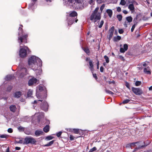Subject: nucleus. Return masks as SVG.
Here are the masks:
<instances>
[{
	"label": "nucleus",
	"mask_w": 152,
	"mask_h": 152,
	"mask_svg": "<svg viewBox=\"0 0 152 152\" xmlns=\"http://www.w3.org/2000/svg\"><path fill=\"white\" fill-rule=\"evenodd\" d=\"M37 0H33V1H34L32 3H31V4H29V8H28L29 9H30H30H31V7H32L34 5V4H35V2L34 1H37Z\"/></svg>",
	"instance_id": "7c9ffc66"
},
{
	"label": "nucleus",
	"mask_w": 152,
	"mask_h": 152,
	"mask_svg": "<svg viewBox=\"0 0 152 152\" xmlns=\"http://www.w3.org/2000/svg\"><path fill=\"white\" fill-rule=\"evenodd\" d=\"M17 143H23V141L22 140H20L18 142H17Z\"/></svg>",
	"instance_id": "69168bd1"
},
{
	"label": "nucleus",
	"mask_w": 152,
	"mask_h": 152,
	"mask_svg": "<svg viewBox=\"0 0 152 152\" xmlns=\"http://www.w3.org/2000/svg\"><path fill=\"white\" fill-rule=\"evenodd\" d=\"M141 142H135L131 143L129 144L128 145H129V146L131 147L135 146H136V144H139Z\"/></svg>",
	"instance_id": "5701e85b"
},
{
	"label": "nucleus",
	"mask_w": 152,
	"mask_h": 152,
	"mask_svg": "<svg viewBox=\"0 0 152 152\" xmlns=\"http://www.w3.org/2000/svg\"><path fill=\"white\" fill-rule=\"evenodd\" d=\"M106 12L108 14L109 17L111 18L113 14V12L112 10L110 9H108L107 10Z\"/></svg>",
	"instance_id": "4be33fe9"
},
{
	"label": "nucleus",
	"mask_w": 152,
	"mask_h": 152,
	"mask_svg": "<svg viewBox=\"0 0 152 152\" xmlns=\"http://www.w3.org/2000/svg\"><path fill=\"white\" fill-rule=\"evenodd\" d=\"M135 28V25L134 24L133 25L132 27V28L131 29V31L132 32H133V31L134 30V29Z\"/></svg>",
	"instance_id": "603ef678"
},
{
	"label": "nucleus",
	"mask_w": 152,
	"mask_h": 152,
	"mask_svg": "<svg viewBox=\"0 0 152 152\" xmlns=\"http://www.w3.org/2000/svg\"><path fill=\"white\" fill-rule=\"evenodd\" d=\"M15 149L16 150H19L20 149V148L18 147H15Z\"/></svg>",
	"instance_id": "774afa93"
},
{
	"label": "nucleus",
	"mask_w": 152,
	"mask_h": 152,
	"mask_svg": "<svg viewBox=\"0 0 152 152\" xmlns=\"http://www.w3.org/2000/svg\"><path fill=\"white\" fill-rule=\"evenodd\" d=\"M7 131L8 132L10 133H11L12 132L13 130L11 128H9L7 130Z\"/></svg>",
	"instance_id": "8fccbe9b"
},
{
	"label": "nucleus",
	"mask_w": 152,
	"mask_h": 152,
	"mask_svg": "<svg viewBox=\"0 0 152 152\" xmlns=\"http://www.w3.org/2000/svg\"><path fill=\"white\" fill-rule=\"evenodd\" d=\"M104 58L105 59L106 62L107 63H108L109 62V58L107 56H104Z\"/></svg>",
	"instance_id": "4c0bfd02"
},
{
	"label": "nucleus",
	"mask_w": 152,
	"mask_h": 152,
	"mask_svg": "<svg viewBox=\"0 0 152 152\" xmlns=\"http://www.w3.org/2000/svg\"><path fill=\"white\" fill-rule=\"evenodd\" d=\"M117 10L118 12H120L121 11V8L120 7H118Z\"/></svg>",
	"instance_id": "052dcab7"
},
{
	"label": "nucleus",
	"mask_w": 152,
	"mask_h": 152,
	"mask_svg": "<svg viewBox=\"0 0 152 152\" xmlns=\"http://www.w3.org/2000/svg\"><path fill=\"white\" fill-rule=\"evenodd\" d=\"M49 125H47L43 128V131L46 133H47L49 131Z\"/></svg>",
	"instance_id": "412c9836"
},
{
	"label": "nucleus",
	"mask_w": 152,
	"mask_h": 152,
	"mask_svg": "<svg viewBox=\"0 0 152 152\" xmlns=\"http://www.w3.org/2000/svg\"><path fill=\"white\" fill-rule=\"evenodd\" d=\"M28 64L34 70L39 71V74H40L42 70L40 69L37 70V69L38 67H40L42 65V61L39 58L35 56L31 57L28 60Z\"/></svg>",
	"instance_id": "f03ea898"
},
{
	"label": "nucleus",
	"mask_w": 152,
	"mask_h": 152,
	"mask_svg": "<svg viewBox=\"0 0 152 152\" xmlns=\"http://www.w3.org/2000/svg\"><path fill=\"white\" fill-rule=\"evenodd\" d=\"M128 23L126 22V21H125L124 24V26L125 27H127V25H128Z\"/></svg>",
	"instance_id": "4d7b16f0"
},
{
	"label": "nucleus",
	"mask_w": 152,
	"mask_h": 152,
	"mask_svg": "<svg viewBox=\"0 0 152 152\" xmlns=\"http://www.w3.org/2000/svg\"><path fill=\"white\" fill-rule=\"evenodd\" d=\"M13 75H7L5 77V79L7 80H11L13 77Z\"/></svg>",
	"instance_id": "393cba45"
},
{
	"label": "nucleus",
	"mask_w": 152,
	"mask_h": 152,
	"mask_svg": "<svg viewBox=\"0 0 152 152\" xmlns=\"http://www.w3.org/2000/svg\"><path fill=\"white\" fill-rule=\"evenodd\" d=\"M36 96L37 97V98L38 99H39L38 100V101H41L42 102L43 101V99H44L46 98L47 96V95L46 94H45L44 96H40L38 94V92H37V94H36Z\"/></svg>",
	"instance_id": "ddd939ff"
},
{
	"label": "nucleus",
	"mask_w": 152,
	"mask_h": 152,
	"mask_svg": "<svg viewBox=\"0 0 152 152\" xmlns=\"http://www.w3.org/2000/svg\"><path fill=\"white\" fill-rule=\"evenodd\" d=\"M114 29L115 27L114 26H113L109 29V35H107V38L109 40H110L113 37Z\"/></svg>",
	"instance_id": "1a4fd4ad"
},
{
	"label": "nucleus",
	"mask_w": 152,
	"mask_h": 152,
	"mask_svg": "<svg viewBox=\"0 0 152 152\" xmlns=\"http://www.w3.org/2000/svg\"><path fill=\"white\" fill-rule=\"evenodd\" d=\"M25 133L27 134V135H30V134H31V133L30 132H29V131H26L25 132Z\"/></svg>",
	"instance_id": "bf43d9fd"
},
{
	"label": "nucleus",
	"mask_w": 152,
	"mask_h": 152,
	"mask_svg": "<svg viewBox=\"0 0 152 152\" xmlns=\"http://www.w3.org/2000/svg\"><path fill=\"white\" fill-rule=\"evenodd\" d=\"M130 101V100L129 99H126L123 101V103L124 104H126V103L129 102Z\"/></svg>",
	"instance_id": "79ce46f5"
},
{
	"label": "nucleus",
	"mask_w": 152,
	"mask_h": 152,
	"mask_svg": "<svg viewBox=\"0 0 152 152\" xmlns=\"http://www.w3.org/2000/svg\"><path fill=\"white\" fill-rule=\"evenodd\" d=\"M126 19L128 23H131L132 20V18L131 16H128L126 17Z\"/></svg>",
	"instance_id": "a878e982"
},
{
	"label": "nucleus",
	"mask_w": 152,
	"mask_h": 152,
	"mask_svg": "<svg viewBox=\"0 0 152 152\" xmlns=\"http://www.w3.org/2000/svg\"><path fill=\"white\" fill-rule=\"evenodd\" d=\"M141 82L140 81H137L135 82V85L136 86H139L141 84Z\"/></svg>",
	"instance_id": "72a5a7b5"
},
{
	"label": "nucleus",
	"mask_w": 152,
	"mask_h": 152,
	"mask_svg": "<svg viewBox=\"0 0 152 152\" xmlns=\"http://www.w3.org/2000/svg\"><path fill=\"white\" fill-rule=\"evenodd\" d=\"M75 20V18L73 17H70L69 20L68 21V23L69 25H71L74 22Z\"/></svg>",
	"instance_id": "a211bd4d"
},
{
	"label": "nucleus",
	"mask_w": 152,
	"mask_h": 152,
	"mask_svg": "<svg viewBox=\"0 0 152 152\" xmlns=\"http://www.w3.org/2000/svg\"><path fill=\"white\" fill-rule=\"evenodd\" d=\"M141 143H140L139 144H136V145H137L138 146V147L137 148H138L139 147V145H143V142H142L141 141ZM137 148L138 149V148Z\"/></svg>",
	"instance_id": "e2e57ef3"
},
{
	"label": "nucleus",
	"mask_w": 152,
	"mask_h": 152,
	"mask_svg": "<svg viewBox=\"0 0 152 152\" xmlns=\"http://www.w3.org/2000/svg\"><path fill=\"white\" fill-rule=\"evenodd\" d=\"M89 65L90 66V68L91 69V71H93V65L91 61H90L89 62Z\"/></svg>",
	"instance_id": "c85d7f7f"
},
{
	"label": "nucleus",
	"mask_w": 152,
	"mask_h": 152,
	"mask_svg": "<svg viewBox=\"0 0 152 152\" xmlns=\"http://www.w3.org/2000/svg\"><path fill=\"white\" fill-rule=\"evenodd\" d=\"M37 81L38 80L36 78L33 77L29 80L28 83V85L29 86H30L36 84Z\"/></svg>",
	"instance_id": "9d476101"
},
{
	"label": "nucleus",
	"mask_w": 152,
	"mask_h": 152,
	"mask_svg": "<svg viewBox=\"0 0 152 152\" xmlns=\"http://www.w3.org/2000/svg\"><path fill=\"white\" fill-rule=\"evenodd\" d=\"M121 39V37L119 36H117L116 37H115L114 40L115 41H117Z\"/></svg>",
	"instance_id": "2f4dec72"
},
{
	"label": "nucleus",
	"mask_w": 152,
	"mask_h": 152,
	"mask_svg": "<svg viewBox=\"0 0 152 152\" xmlns=\"http://www.w3.org/2000/svg\"><path fill=\"white\" fill-rule=\"evenodd\" d=\"M96 147H94L92 148L88 152H93L95 151H96Z\"/></svg>",
	"instance_id": "a19ab883"
},
{
	"label": "nucleus",
	"mask_w": 152,
	"mask_h": 152,
	"mask_svg": "<svg viewBox=\"0 0 152 152\" xmlns=\"http://www.w3.org/2000/svg\"><path fill=\"white\" fill-rule=\"evenodd\" d=\"M69 131H73V132L76 134L79 133V129H70Z\"/></svg>",
	"instance_id": "b1692460"
},
{
	"label": "nucleus",
	"mask_w": 152,
	"mask_h": 152,
	"mask_svg": "<svg viewBox=\"0 0 152 152\" xmlns=\"http://www.w3.org/2000/svg\"><path fill=\"white\" fill-rule=\"evenodd\" d=\"M107 0H97V2L99 4H101L106 1Z\"/></svg>",
	"instance_id": "e433bc0d"
},
{
	"label": "nucleus",
	"mask_w": 152,
	"mask_h": 152,
	"mask_svg": "<svg viewBox=\"0 0 152 152\" xmlns=\"http://www.w3.org/2000/svg\"><path fill=\"white\" fill-rule=\"evenodd\" d=\"M149 66L147 67V68H145L144 69V72L145 73H146L148 74H151V72L149 70Z\"/></svg>",
	"instance_id": "f3484780"
},
{
	"label": "nucleus",
	"mask_w": 152,
	"mask_h": 152,
	"mask_svg": "<svg viewBox=\"0 0 152 152\" xmlns=\"http://www.w3.org/2000/svg\"><path fill=\"white\" fill-rule=\"evenodd\" d=\"M43 134L44 132L42 130H38L35 132V134L37 136L43 135Z\"/></svg>",
	"instance_id": "4468645a"
},
{
	"label": "nucleus",
	"mask_w": 152,
	"mask_h": 152,
	"mask_svg": "<svg viewBox=\"0 0 152 152\" xmlns=\"http://www.w3.org/2000/svg\"><path fill=\"white\" fill-rule=\"evenodd\" d=\"M128 8L131 11H134V5L132 3L130 4L128 6Z\"/></svg>",
	"instance_id": "aec40b11"
},
{
	"label": "nucleus",
	"mask_w": 152,
	"mask_h": 152,
	"mask_svg": "<svg viewBox=\"0 0 152 152\" xmlns=\"http://www.w3.org/2000/svg\"><path fill=\"white\" fill-rule=\"evenodd\" d=\"M7 137V135L5 134L1 135L0 136V137L1 138H6Z\"/></svg>",
	"instance_id": "864d4df0"
},
{
	"label": "nucleus",
	"mask_w": 152,
	"mask_h": 152,
	"mask_svg": "<svg viewBox=\"0 0 152 152\" xmlns=\"http://www.w3.org/2000/svg\"><path fill=\"white\" fill-rule=\"evenodd\" d=\"M69 138L70 140H72L74 139V137H73L72 135H70Z\"/></svg>",
	"instance_id": "6e6d98bb"
},
{
	"label": "nucleus",
	"mask_w": 152,
	"mask_h": 152,
	"mask_svg": "<svg viewBox=\"0 0 152 152\" xmlns=\"http://www.w3.org/2000/svg\"><path fill=\"white\" fill-rule=\"evenodd\" d=\"M62 132H59L58 133L56 134V136L58 137H59L61 136V134H62Z\"/></svg>",
	"instance_id": "a18cd8bd"
},
{
	"label": "nucleus",
	"mask_w": 152,
	"mask_h": 152,
	"mask_svg": "<svg viewBox=\"0 0 152 152\" xmlns=\"http://www.w3.org/2000/svg\"><path fill=\"white\" fill-rule=\"evenodd\" d=\"M126 86L129 89H130L129 84L127 82L126 83Z\"/></svg>",
	"instance_id": "de8ad7c7"
},
{
	"label": "nucleus",
	"mask_w": 152,
	"mask_h": 152,
	"mask_svg": "<svg viewBox=\"0 0 152 152\" xmlns=\"http://www.w3.org/2000/svg\"><path fill=\"white\" fill-rule=\"evenodd\" d=\"M12 88V87L11 86H9L7 88V90L8 91H10Z\"/></svg>",
	"instance_id": "49530a36"
},
{
	"label": "nucleus",
	"mask_w": 152,
	"mask_h": 152,
	"mask_svg": "<svg viewBox=\"0 0 152 152\" xmlns=\"http://www.w3.org/2000/svg\"><path fill=\"white\" fill-rule=\"evenodd\" d=\"M89 3L91 4H93V0H91L89 1Z\"/></svg>",
	"instance_id": "338daca9"
},
{
	"label": "nucleus",
	"mask_w": 152,
	"mask_h": 152,
	"mask_svg": "<svg viewBox=\"0 0 152 152\" xmlns=\"http://www.w3.org/2000/svg\"><path fill=\"white\" fill-rule=\"evenodd\" d=\"M105 7V4H103L102 5L101 7L100 8V10L102 11L104 8Z\"/></svg>",
	"instance_id": "09e8293b"
},
{
	"label": "nucleus",
	"mask_w": 152,
	"mask_h": 152,
	"mask_svg": "<svg viewBox=\"0 0 152 152\" xmlns=\"http://www.w3.org/2000/svg\"><path fill=\"white\" fill-rule=\"evenodd\" d=\"M20 27L19 28L18 37V42L20 43V50L19 55L21 57H24L26 56L27 51H29V49L27 46L24 47L21 45L22 43H27V35H23V31L22 28L23 27L22 25H20Z\"/></svg>",
	"instance_id": "f257e3e1"
},
{
	"label": "nucleus",
	"mask_w": 152,
	"mask_h": 152,
	"mask_svg": "<svg viewBox=\"0 0 152 152\" xmlns=\"http://www.w3.org/2000/svg\"><path fill=\"white\" fill-rule=\"evenodd\" d=\"M123 12L125 14H126L128 13V12L126 10H124Z\"/></svg>",
	"instance_id": "0e129e2a"
},
{
	"label": "nucleus",
	"mask_w": 152,
	"mask_h": 152,
	"mask_svg": "<svg viewBox=\"0 0 152 152\" xmlns=\"http://www.w3.org/2000/svg\"><path fill=\"white\" fill-rule=\"evenodd\" d=\"M98 10H99V8L97 7L94 10L93 12V13H96V14H100L99 13H98L97 12Z\"/></svg>",
	"instance_id": "37998d69"
},
{
	"label": "nucleus",
	"mask_w": 152,
	"mask_h": 152,
	"mask_svg": "<svg viewBox=\"0 0 152 152\" xmlns=\"http://www.w3.org/2000/svg\"><path fill=\"white\" fill-rule=\"evenodd\" d=\"M100 19V14H96L93 13L90 17V20L91 21H93L95 23L98 20H99Z\"/></svg>",
	"instance_id": "20e7f679"
},
{
	"label": "nucleus",
	"mask_w": 152,
	"mask_h": 152,
	"mask_svg": "<svg viewBox=\"0 0 152 152\" xmlns=\"http://www.w3.org/2000/svg\"><path fill=\"white\" fill-rule=\"evenodd\" d=\"M67 3L75 9H83L86 5V0H67Z\"/></svg>",
	"instance_id": "7ed1b4c3"
},
{
	"label": "nucleus",
	"mask_w": 152,
	"mask_h": 152,
	"mask_svg": "<svg viewBox=\"0 0 152 152\" xmlns=\"http://www.w3.org/2000/svg\"><path fill=\"white\" fill-rule=\"evenodd\" d=\"M37 88L40 91H42L43 90V87L42 86H39L37 87Z\"/></svg>",
	"instance_id": "ea45409f"
},
{
	"label": "nucleus",
	"mask_w": 152,
	"mask_h": 152,
	"mask_svg": "<svg viewBox=\"0 0 152 152\" xmlns=\"http://www.w3.org/2000/svg\"><path fill=\"white\" fill-rule=\"evenodd\" d=\"M124 31V30L122 29H120L118 30V32L120 34H123Z\"/></svg>",
	"instance_id": "3c124183"
},
{
	"label": "nucleus",
	"mask_w": 152,
	"mask_h": 152,
	"mask_svg": "<svg viewBox=\"0 0 152 152\" xmlns=\"http://www.w3.org/2000/svg\"><path fill=\"white\" fill-rule=\"evenodd\" d=\"M33 91L31 90H28L27 93V96H28L30 97L32 94Z\"/></svg>",
	"instance_id": "cd10ccee"
},
{
	"label": "nucleus",
	"mask_w": 152,
	"mask_h": 152,
	"mask_svg": "<svg viewBox=\"0 0 152 152\" xmlns=\"http://www.w3.org/2000/svg\"><path fill=\"white\" fill-rule=\"evenodd\" d=\"M54 140H53L50 141L48 143L44 145L45 147H48L52 145L54 143Z\"/></svg>",
	"instance_id": "bb28decb"
},
{
	"label": "nucleus",
	"mask_w": 152,
	"mask_h": 152,
	"mask_svg": "<svg viewBox=\"0 0 152 152\" xmlns=\"http://www.w3.org/2000/svg\"><path fill=\"white\" fill-rule=\"evenodd\" d=\"M132 90L133 93L136 95H141L143 93L142 90L140 88L132 87Z\"/></svg>",
	"instance_id": "0eeeda50"
},
{
	"label": "nucleus",
	"mask_w": 152,
	"mask_h": 152,
	"mask_svg": "<svg viewBox=\"0 0 152 152\" xmlns=\"http://www.w3.org/2000/svg\"><path fill=\"white\" fill-rule=\"evenodd\" d=\"M77 12L75 11H73L71 12L69 14L70 17H73L77 16Z\"/></svg>",
	"instance_id": "dca6fc26"
},
{
	"label": "nucleus",
	"mask_w": 152,
	"mask_h": 152,
	"mask_svg": "<svg viewBox=\"0 0 152 152\" xmlns=\"http://www.w3.org/2000/svg\"><path fill=\"white\" fill-rule=\"evenodd\" d=\"M48 105L47 102L45 101L43 102V103L40 106L41 108L43 110L45 111H47L48 110Z\"/></svg>",
	"instance_id": "6e6552de"
},
{
	"label": "nucleus",
	"mask_w": 152,
	"mask_h": 152,
	"mask_svg": "<svg viewBox=\"0 0 152 152\" xmlns=\"http://www.w3.org/2000/svg\"><path fill=\"white\" fill-rule=\"evenodd\" d=\"M126 3V1L125 0H121L120 2V4L122 5H124Z\"/></svg>",
	"instance_id": "f704fd0d"
},
{
	"label": "nucleus",
	"mask_w": 152,
	"mask_h": 152,
	"mask_svg": "<svg viewBox=\"0 0 152 152\" xmlns=\"http://www.w3.org/2000/svg\"><path fill=\"white\" fill-rule=\"evenodd\" d=\"M19 67H20V69L17 72V73L19 74L20 76L21 77L26 75L27 74L26 69L23 66H20Z\"/></svg>",
	"instance_id": "423d86ee"
},
{
	"label": "nucleus",
	"mask_w": 152,
	"mask_h": 152,
	"mask_svg": "<svg viewBox=\"0 0 152 152\" xmlns=\"http://www.w3.org/2000/svg\"><path fill=\"white\" fill-rule=\"evenodd\" d=\"M117 18L119 21H121L122 20V16L121 15H117Z\"/></svg>",
	"instance_id": "473e14b6"
},
{
	"label": "nucleus",
	"mask_w": 152,
	"mask_h": 152,
	"mask_svg": "<svg viewBox=\"0 0 152 152\" xmlns=\"http://www.w3.org/2000/svg\"><path fill=\"white\" fill-rule=\"evenodd\" d=\"M105 91L106 92V93L109 94L113 95L114 94V93L113 92L109 90H107L106 88L105 89Z\"/></svg>",
	"instance_id": "c756f323"
},
{
	"label": "nucleus",
	"mask_w": 152,
	"mask_h": 152,
	"mask_svg": "<svg viewBox=\"0 0 152 152\" xmlns=\"http://www.w3.org/2000/svg\"><path fill=\"white\" fill-rule=\"evenodd\" d=\"M18 129L20 130H24V128L23 127L20 126L18 127Z\"/></svg>",
	"instance_id": "5fc2aeb1"
},
{
	"label": "nucleus",
	"mask_w": 152,
	"mask_h": 152,
	"mask_svg": "<svg viewBox=\"0 0 152 152\" xmlns=\"http://www.w3.org/2000/svg\"><path fill=\"white\" fill-rule=\"evenodd\" d=\"M104 22V21H103V20H102L100 21V23H99V25L98 26V27H99V28H101L102 27V26H103V24Z\"/></svg>",
	"instance_id": "c9c22d12"
},
{
	"label": "nucleus",
	"mask_w": 152,
	"mask_h": 152,
	"mask_svg": "<svg viewBox=\"0 0 152 152\" xmlns=\"http://www.w3.org/2000/svg\"><path fill=\"white\" fill-rule=\"evenodd\" d=\"M21 92L20 91L16 92L15 94V97L17 98L20 97L21 95Z\"/></svg>",
	"instance_id": "6ab92c4d"
},
{
	"label": "nucleus",
	"mask_w": 152,
	"mask_h": 152,
	"mask_svg": "<svg viewBox=\"0 0 152 152\" xmlns=\"http://www.w3.org/2000/svg\"><path fill=\"white\" fill-rule=\"evenodd\" d=\"M150 142V141H147L146 142H143V145H139V147L138 148V149H140L145 147L146 146L149 145Z\"/></svg>",
	"instance_id": "9b49d317"
},
{
	"label": "nucleus",
	"mask_w": 152,
	"mask_h": 152,
	"mask_svg": "<svg viewBox=\"0 0 152 152\" xmlns=\"http://www.w3.org/2000/svg\"><path fill=\"white\" fill-rule=\"evenodd\" d=\"M84 51L87 54L90 53V51L88 48H85L83 49Z\"/></svg>",
	"instance_id": "58836bf2"
},
{
	"label": "nucleus",
	"mask_w": 152,
	"mask_h": 152,
	"mask_svg": "<svg viewBox=\"0 0 152 152\" xmlns=\"http://www.w3.org/2000/svg\"><path fill=\"white\" fill-rule=\"evenodd\" d=\"M119 58L120 59H121L122 60H124V57L121 56H119Z\"/></svg>",
	"instance_id": "680f3d73"
},
{
	"label": "nucleus",
	"mask_w": 152,
	"mask_h": 152,
	"mask_svg": "<svg viewBox=\"0 0 152 152\" xmlns=\"http://www.w3.org/2000/svg\"><path fill=\"white\" fill-rule=\"evenodd\" d=\"M104 68L103 66H102L100 68V71L101 72H103L104 71Z\"/></svg>",
	"instance_id": "13d9d810"
},
{
	"label": "nucleus",
	"mask_w": 152,
	"mask_h": 152,
	"mask_svg": "<svg viewBox=\"0 0 152 152\" xmlns=\"http://www.w3.org/2000/svg\"><path fill=\"white\" fill-rule=\"evenodd\" d=\"M124 48H121L120 51L121 53H123L126 51L128 49V46L127 44H125L124 45Z\"/></svg>",
	"instance_id": "f8f14e48"
},
{
	"label": "nucleus",
	"mask_w": 152,
	"mask_h": 152,
	"mask_svg": "<svg viewBox=\"0 0 152 152\" xmlns=\"http://www.w3.org/2000/svg\"><path fill=\"white\" fill-rule=\"evenodd\" d=\"M36 142V140L34 138L30 137H26L24 139V142L23 144H28L31 143L32 144H34Z\"/></svg>",
	"instance_id": "39448f33"
},
{
	"label": "nucleus",
	"mask_w": 152,
	"mask_h": 152,
	"mask_svg": "<svg viewBox=\"0 0 152 152\" xmlns=\"http://www.w3.org/2000/svg\"><path fill=\"white\" fill-rule=\"evenodd\" d=\"M10 110L13 113L15 112L17 109L15 105H11L10 107Z\"/></svg>",
	"instance_id": "2eb2a0df"
},
{
	"label": "nucleus",
	"mask_w": 152,
	"mask_h": 152,
	"mask_svg": "<svg viewBox=\"0 0 152 152\" xmlns=\"http://www.w3.org/2000/svg\"><path fill=\"white\" fill-rule=\"evenodd\" d=\"M54 137L52 136H48L46 137V139L48 140H50L53 138Z\"/></svg>",
	"instance_id": "c03bdc74"
}]
</instances>
